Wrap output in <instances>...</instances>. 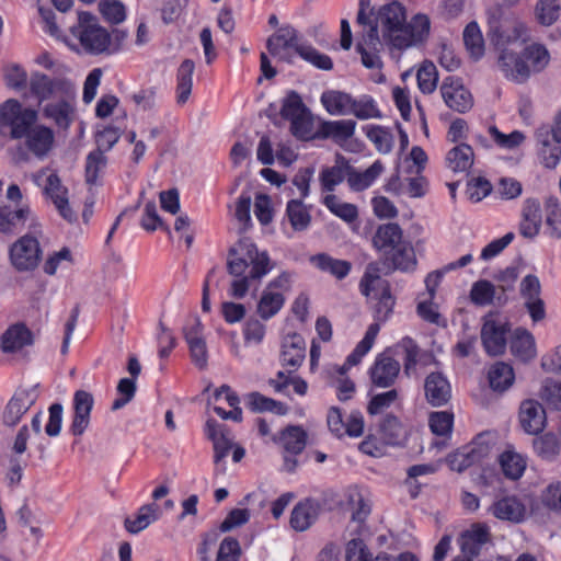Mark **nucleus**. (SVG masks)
Here are the masks:
<instances>
[{
    "label": "nucleus",
    "instance_id": "f257e3e1",
    "mask_svg": "<svg viewBox=\"0 0 561 561\" xmlns=\"http://www.w3.org/2000/svg\"><path fill=\"white\" fill-rule=\"evenodd\" d=\"M274 263L267 252L260 251L249 239H240L228 251L227 270L234 277L230 284V295L243 298L252 282L261 279L273 270Z\"/></svg>",
    "mask_w": 561,
    "mask_h": 561
},
{
    "label": "nucleus",
    "instance_id": "f03ea898",
    "mask_svg": "<svg viewBox=\"0 0 561 561\" xmlns=\"http://www.w3.org/2000/svg\"><path fill=\"white\" fill-rule=\"evenodd\" d=\"M376 23L381 27L383 42L397 49H407L423 42L431 25L424 14L414 15L408 23L405 8L398 1L381 5Z\"/></svg>",
    "mask_w": 561,
    "mask_h": 561
},
{
    "label": "nucleus",
    "instance_id": "7ed1b4c3",
    "mask_svg": "<svg viewBox=\"0 0 561 561\" xmlns=\"http://www.w3.org/2000/svg\"><path fill=\"white\" fill-rule=\"evenodd\" d=\"M373 243L376 249L382 251L387 260H390L393 268L403 272L413 271L416 266V257L413 247L403 239L401 227L396 222L385 224L378 227Z\"/></svg>",
    "mask_w": 561,
    "mask_h": 561
},
{
    "label": "nucleus",
    "instance_id": "20e7f679",
    "mask_svg": "<svg viewBox=\"0 0 561 561\" xmlns=\"http://www.w3.org/2000/svg\"><path fill=\"white\" fill-rule=\"evenodd\" d=\"M87 54H112L119 49V44L114 43L111 33L103 27L98 18L89 12L78 14V24L70 27Z\"/></svg>",
    "mask_w": 561,
    "mask_h": 561
},
{
    "label": "nucleus",
    "instance_id": "39448f33",
    "mask_svg": "<svg viewBox=\"0 0 561 561\" xmlns=\"http://www.w3.org/2000/svg\"><path fill=\"white\" fill-rule=\"evenodd\" d=\"M37 112L25 108L10 99L0 105V135L10 139H21L37 121Z\"/></svg>",
    "mask_w": 561,
    "mask_h": 561
},
{
    "label": "nucleus",
    "instance_id": "423d86ee",
    "mask_svg": "<svg viewBox=\"0 0 561 561\" xmlns=\"http://www.w3.org/2000/svg\"><path fill=\"white\" fill-rule=\"evenodd\" d=\"M489 36L490 42L500 53L506 49L505 46L510 43L516 42L526 35V26L505 15L500 7L493 8L489 11Z\"/></svg>",
    "mask_w": 561,
    "mask_h": 561
},
{
    "label": "nucleus",
    "instance_id": "0eeeda50",
    "mask_svg": "<svg viewBox=\"0 0 561 561\" xmlns=\"http://www.w3.org/2000/svg\"><path fill=\"white\" fill-rule=\"evenodd\" d=\"M32 95L39 103L60 99L68 95H76L73 82L66 75H54L53 77L39 71L32 72L28 81Z\"/></svg>",
    "mask_w": 561,
    "mask_h": 561
},
{
    "label": "nucleus",
    "instance_id": "6e6552de",
    "mask_svg": "<svg viewBox=\"0 0 561 561\" xmlns=\"http://www.w3.org/2000/svg\"><path fill=\"white\" fill-rule=\"evenodd\" d=\"M38 383H26L19 387L5 404L1 420L3 425L13 427L30 410L39 397Z\"/></svg>",
    "mask_w": 561,
    "mask_h": 561
},
{
    "label": "nucleus",
    "instance_id": "1a4fd4ad",
    "mask_svg": "<svg viewBox=\"0 0 561 561\" xmlns=\"http://www.w3.org/2000/svg\"><path fill=\"white\" fill-rule=\"evenodd\" d=\"M508 331V322L495 313L490 312L483 318L481 342L488 355L500 356L505 353Z\"/></svg>",
    "mask_w": 561,
    "mask_h": 561
},
{
    "label": "nucleus",
    "instance_id": "9d476101",
    "mask_svg": "<svg viewBox=\"0 0 561 561\" xmlns=\"http://www.w3.org/2000/svg\"><path fill=\"white\" fill-rule=\"evenodd\" d=\"M10 261L20 272L33 271L42 259L39 242L35 237L25 234L10 247Z\"/></svg>",
    "mask_w": 561,
    "mask_h": 561
},
{
    "label": "nucleus",
    "instance_id": "9b49d317",
    "mask_svg": "<svg viewBox=\"0 0 561 561\" xmlns=\"http://www.w3.org/2000/svg\"><path fill=\"white\" fill-rule=\"evenodd\" d=\"M440 93L446 105L458 113H466L473 106L470 91L458 78L447 77L440 85Z\"/></svg>",
    "mask_w": 561,
    "mask_h": 561
},
{
    "label": "nucleus",
    "instance_id": "f8f14e48",
    "mask_svg": "<svg viewBox=\"0 0 561 561\" xmlns=\"http://www.w3.org/2000/svg\"><path fill=\"white\" fill-rule=\"evenodd\" d=\"M490 534L483 525H472L470 529L463 531L459 537V546L461 553L453 561H472L478 557L482 547L489 541Z\"/></svg>",
    "mask_w": 561,
    "mask_h": 561
},
{
    "label": "nucleus",
    "instance_id": "ddd939ff",
    "mask_svg": "<svg viewBox=\"0 0 561 561\" xmlns=\"http://www.w3.org/2000/svg\"><path fill=\"white\" fill-rule=\"evenodd\" d=\"M400 363L387 353L379 354L369 369L371 383L378 388H389L394 385L399 374Z\"/></svg>",
    "mask_w": 561,
    "mask_h": 561
},
{
    "label": "nucleus",
    "instance_id": "4468645a",
    "mask_svg": "<svg viewBox=\"0 0 561 561\" xmlns=\"http://www.w3.org/2000/svg\"><path fill=\"white\" fill-rule=\"evenodd\" d=\"M94 398L85 390H77L73 394V416L70 432L75 436H81L90 424V415L93 409Z\"/></svg>",
    "mask_w": 561,
    "mask_h": 561
},
{
    "label": "nucleus",
    "instance_id": "2eb2a0df",
    "mask_svg": "<svg viewBox=\"0 0 561 561\" xmlns=\"http://www.w3.org/2000/svg\"><path fill=\"white\" fill-rule=\"evenodd\" d=\"M183 334L190 348L192 362L199 369H205L208 363V352L202 323L195 320L192 325L184 328Z\"/></svg>",
    "mask_w": 561,
    "mask_h": 561
},
{
    "label": "nucleus",
    "instance_id": "dca6fc26",
    "mask_svg": "<svg viewBox=\"0 0 561 561\" xmlns=\"http://www.w3.org/2000/svg\"><path fill=\"white\" fill-rule=\"evenodd\" d=\"M497 66L508 80L516 83H524L529 78L527 61L523 54L510 49H502L497 58Z\"/></svg>",
    "mask_w": 561,
    "mask_h": 561
},
{
    "label": "nucleus",
    "instance_id": "f3484780",
    "mask_svg": "<svg viewBox=\"0 0 561 561\" xmlns=\"http://www.w3.org/2000/svg\"><path fill=\"white\" fill-rule=\"evenodd\" d=\"M75 96L68 95L58 99L56 102L47 103L43 107V115L51 119L57 127L68 129L76 116Z\"/></svg>",
    "mask_w": 561,
    "mask_h": 561
},
{
    "label": "nucleus",
    "instance_id": "a211bd4d",
    "mask_svg": "<svg viewBox=\"0 0 561 561\" xmlns=\"http://www.w3.org/2000/svg\"><path fill=\"white\" fill-rule=\"evenodd\" d=\"M34 342L32 331L23 322L10 325L1 335L0 348L5 354H13Z\"/></svg>",
    "mask_w": 561,
    "mask_h": 561
},
{
    "label": "nucleus",
    "instance_id": "6ab92c4d",
    "mask_svg": "<svg viewBox=\"0 0 561 561\" xmlns=\"http://www.w3.org/2000/svg\"><path fill=\"white\" fill-rule=\"evenodd\" d=\"M519 222V233L527 239L538 236L541 222V205L537 198L529 197L524 201Z\"/></svg>",
    "mask_w": 561,
    "mask_h": 561
},
{
    "label": "nucleus",
    "instance_id": "aec40b11",
    "mask_svg": "<svg viewBox=\"0 0 561 561\" xmlns=\"http://www.w3.org/2000/svg\"><path fill=\"white\" fill-rule=\"evenodd\" d=\"M67 188L61 184L59 176L56 173H50L46 178L44 186V194L50 198L58 209L59 214L69 222L76 220V214L69 207Z\"/></svg>",
    "mask_w": 561,
    "mask_h": 561
},
{
    "label": "nucleus",
    "instance_id": "412c9836",
    "mask_svg": "<svg viewBox=\"0 0 561 561\" xmlns=\"http://www.w3.org/2000/svg\"><path fill=\"white\" fill-rule=\"evenodd\" d=\"M519 422L526 433L539 434L546 426L545 409L536 400L523 401L519 408Z\"/></svg>",
    "mask_w": 561,
    "mask_h": 561
},
{
    "label": "nucleus",
    "instance_id": "4be33fe9",
    "mask_svg": "<svg viewBox=\"0 0 561 561\" xmlns=\"http://www.w3.org/2000/svg\"><path fill=\"white\" fill-rule=\"evenodd\" d=\"M27 149L37 158H45L54 146V131L44 125H33L24 135Z\"/></svg>",
    "mask_w": 561,
    "mask_h": 561
},
{
    "label": "nucleus",
    "instance_id": "5701e85b",
    "mask_svg": "<svg viewBox=\"0 0 561 561\" xmlns=\"http://www.w3.org/2000/svg\"><path fill=\"white\" fill-rule=\"evenodd\" d=\"M356 122L353 119L323 121L319 125L317 136L331 139L342 147L354 136Z\"/></svg>",
    "mask_w": 561,
    "mask_h": 561
},
{
    "label": "nucleus",
    "instance_id": "b1692460",
    "mask_svg": "<svg viewBox=\"0 0 561 561\" xmlns=\"http://www.w3.org/2000/svg\"><path fill=\"white\" fill-rule=\"evenodd\" d=\"M424 391L427 402L433 407H442L451 398L450 383L442 373H432L425 378Z\"/></svg>",
    "mask_w": 561,
    "mask_h": 561
},
{
    "label": "nucleus",
    "instance_id": "393cba45",
    "mask_svg": "<svg viewBox=\"0 0 561 561\" xmlns=\"http://www.w3.org/2000/svg\"><path fill=\"white\" fill-rule=\"evenodd\" d=\"M206 435L213 442L214 462L219 467L233 447V442L228 436L225 426L213 419H209L206 422Z\"/></svg>",
    "mask_w": 561,
    "mask_h": 561
},
{
    "label": "nucleus",
    "instance_id": "a878e982",
    "mask_svg": "<svg viewBox=\"0 0 561 561\" xmlns=\"http://www.w3.org/2000/svg\"><path fill=\"white\" fill-rule=\"evenodd\" d=\"M296 45H299L297 43V32L290 25L282 26L266 41L268 53L282 60H287L284 50L287 48H294L296 50Z\"/></svg>",
    "mask_w": 561,
    "mask_h": 561
},
{
    "label": "nucleus",
    "instance_id": "bb28decb",
    "mask_svg": "<svg viewBox=\"0 0 561 561\" xmlns=\"http://www.w3.org/2000/svg\"><path fill=\"white\" fill-rule=\"evenodd\" d=\"M306 344L299 334H288L282 343V362L284 366L296 369L305 359Z\"/></svg>",
    "mask_w": 561,
    "mask_h": 561
},
{
    "label": "nucleus",
    "instance_id": "cd10ccee",
    "mask_svg": "<svg viewBox=\"0 0 561 561\" xmlns=\"http://www.w3.org/2000/svg\"><path fill=\"white\" fill-rule=\"evenodd\" d=\"M319 504L312 500H306L295 505L290 514V526L296 531L307 530L318 518Z\"/></svg>",
    "mask_w": 561,
    "mask_h": 561
},
{
    "label": "nucleus",
    "instance_id": "c85d7f7f",
    "mask_svg": "<svg viewBox=\"0 0 561 561\" xmlns=\"http://www.w3.org/2000/svg\"><path fill=\"white\" fill-rule=\"evenodd\" d=\"M537 141L541 145L540 156L546 168L553 169L560 161L561 147L550 140L549 126L545 125L536 131Z\"/></svg>",
    "mask_w": 561,
    "mask_h": 561
},
{
    "label": "nucleus",
    "instance_id": "c756f323",
    "mask_svg": "<svg viewBox=\"0 0 561 561\" xmlns=\"http://www.w3.org/2000/svg\"><path fill=\"white\" fill-rule=\"evenodd\" d=\"M108 159L100 150H92L85 159L84 178L85 183L92 186L102 184V176L107 167Z\"/></svg>",
    "mask_w": 561,
    "mask_h": 561
},
{
    "label": "nucleus",
    "instance_id": "7c9ffc66",
    "mask_svg": "<svg viewBox=\"0 0 561 561\" xmlns=\"http://www.w3.org/2000/svg\"><path fill=\"white\" fill-rule=\"evenodd\" d=\"M348 161L343 156L337 154L335 164L331 168L323 169L320 174L322 188L332 192L336 185L344 181L345 176L348 178Z\"/></svg>",
    "mask_w": 561,
    "mask_h": 561
},
{
    "label": "nucleus",
    "instance_id": "2f4dec72",
    "mask_svg": "<svg viewBox=\"0 0 561 561\" xmlns=\"http://www.w3.org/2000/svg\"><path fill=\"white\" fill-rule=\"evenodd\" d=\"M496 518L519 523L525 515V506L514 496L503 497L492 505Z\"/></svg>",
    "mask_w": 561,
    "mask_h": 561
},
{
    "label": "nucleus",
    "instance_id": "473e14b6",
    "mask_svg": "<svg viewBox=\"0 0 561 561\" xmlns=\"http://www.w3.org/2000/svg\"><path fill=\"white\" fill-rule=\"evenodd\" d=\"M30 215L31 209L28 206L16 210H12L9 207L0 208V233L12 234L21 230Z\"/></svg>",
    "mask_w": 561,
    "mask_h": 561
},
{
    "label": "nucleus",
    "instance_id": "72a5a7b5",
    "mask_svg": "<svg viewBox=\"0 0 561 561\" xmlns=\"http://www.w3.org/2000/svg\"><path fill=\"white\" fill-rule=\"evenodd\" d=\"M470 299L477 306H488L497 300L499 305L506 302L503 295L496 296V287L489 280L481 279L476 282L470 290Z\"/></svg>",
    "mask_w": 561,
    "mask_h": 561
},
{
    "label": "nucleus",
    "instance_id": "f704fd0d",
    "mask_svg": "<svg viewBox=\"0 0 561 561\" xmlns=\"http://www.w3.org/2000/svg\"><path fill=\"white\" fill-rule=\"evenodd\" d=\"M311 263L321 270L335 276L337 279L346 277L352 268V264L345 260L334 259L325 253L313 255Z\"/></svg>",
    "mask_w": 561,
    "mask_h": 561
},
{
    "label": "nucleus",
    "instance_id": "c9c22d12",
    "mask_svg": "<svg viewBox=\"0 0 561 561\" xmlns=\"http://www.w3.org/2000/svg\"><path fill=\"white\" fill-rule=\"evenodd\" d=\"M159 518V506L154 503L142 505L135 517H127L124 522L125 528L130 534H137L146 529Z\"/></svg>",
    "mask_w": 561,
    "mask_h": 561
},
{
    "label": "nucleus",
    "instance_id": "e433bc0d",
    "mask_svg": "<svg viewBox=\"0 0 561 561\" xmlns=\"http://www.w3.org/2000/svg\"><path fill=\"white\" fill-rule=\"evenodd\" d=\"M278 442L286 453L298 455L306 447L307 433L300 426L289 425L282 431Z\"/></svg>",
    "mask_w": 561,
    "mask_h": 561
},
{
    "label": "nucleus",
    "instance_id": "4c0bfd02",
    "mask_svg": "<svg viewBox=\"0 0 561 561\" xmlns=\"http://www.w3.org/2000/svg\"><path fill=\"white\" fill-rule=\"evenodd\" d=\"M352 95L342 91H325L321 95V102L331 115L350 114Z\"/></svg>",
    "mask_w": 561,
    "mask_h": 561
},
{
    "label": "nucleus",
    "instance_id": "58836bf2",
    "mask_svg": "<svg viewBox=\"0 0 561 561\" xmlns=\"http://www.w3.org/2000/svg\"><path fill=\"white\" fill-rule=\"evenodd\" d=\"M195 69L194 61L185 59L180 65L176 73V102L179 104H185L191 95L193 87V72Z\"/></svg>",
    "mask_w": 561,
    "mask_h": 561
},
{
    "label": "nucleus",
    "instance_id": "ea45409f",
    "mask_svg": "<svg viewBox=\"0 0 561 561\" xmlns=\"http://www.w3.org/2000/svg\"><path fill=\"white\" fill-rule=\"evenodd\" d=\"M473 149L467 144H460L448 151L446 161L454 172H465L473 164Z\"/></svg>",
    "mask_w": 561,
    "mask_h": 561
},
{
    "label": "nucleus",
    "instance_id": "a19ab883",
    "mask_svg": "<svg viewBox=\"0 0 561 561\" xmlns=\"http://www.w3.org/2000/svg\"><path fill=\"white\" fill-rule=\"evenodd\" d=\"M490 387L495 391H505L514 381L513 368L504 363L497 362L491 366L488 374Z\"/></svg>",
    "mask_w": 561,
    "mask_h": 561
},
{
    "label": "nucleus",
    "instance_id": "79ce46f5",
    "mask_svg": "<svg viewBox=\"0 0 561 561\" xmlns=\"http://www.w3.org/2000/svg\"><path fill=\"white\" fill-rule=\"evenodd\" d=\"M523 57L527 61L529 77L531 73L542 71L550 61L548 49L541 44H531L523 50Z\"/></svg>",
    "mask_w": 561,
    "mask_h": 561
},
{
    "label": "nucleus",
    "instance_id": "37998d69",
    "mask_svg": "<svg viewBox=\"0 0 561 561\" xmlns=\"http://www.w3.org/2000/svg\"><path fill=\"white\" fill-rule=\"evenodd\" d=\"M511 352L524 362L534 358L536 355L534 336L526 330H516L511 342Z\"/></svg>",
    "mask_w": 561,
    "mask_h": 561
},
{
    "label": "nucleus",
    "instance_id": "c03bdc74",
    "mask_svg": "<svg viewBox=\"0 0 561 561\" xmlns=\"http://www.w3.org/2000/svg\"><path fill=\"white\" fill-rule=\"evenodd\" d=\"M286 215L295 231H304L310 226L311 215L301 199H290L287 203Z\"/></svg>",
    "mask_w": 561,
    "mask_h": 561
},
{
    "label": "nucleus",
    "instance_id": "a18cd8bd",
    "mask_svg": "<svg viewBox=\"0 0 561 561\" xmlns=\"http://www.w3.org/2000/svg\"><path fill=\"white\" fill-rule=\"evenodd\" d=\"M383 167L380 161L374 162L366 171L356 172L351 165L348 171L347 182L355 191H363L367 188L377 176L381 174Z\"/></svg>",
    "mask_w": 561,
    "mask_h": 561
},
{
    "label": "nucleus",
    "instance_id": "49530a36",
    "mask_svg": "<svg viewBox=\"0 0 561 561\" xmlns=\"http://www.w3.org/2000/svg\"><path fill=\"white\" fill-rule=\"evenodd\" d=\"M249 408L254 412H274L278 415H285L287 407L274 399L267 398L260 392H251L247 396Z\"/></svg>",
    "mask_w": 561,
    "mask_h": 561
},
{
    "label": "nucleus",
    "instance_id": "de8ad7c7",
    "mask_svg": "<svg viewBox=\"0 0 561 561\" xmlns=\"http://www.w3.org/2000/svg\"><path fill=\"white\" fill-rule=\"evenodd\" d=\"M284 302L283 294L264 290L257 304V313L263 320H268L282 309Z\"/></svg>",
    "mask_w": 561,
    "mask_h": 561
},
{
    "label": "nucleus",
    "instance_id": "09e8293b",
    "mask_svg": "<svg viewBox=\"0 0 561 561\" xmlns=\"http://www.w3.org/2000/svg\"><path fill=\"white\" fill-rule=\"evenodd\" d=\"M545 207L550 237L561 239V203L557 197L549 196L545 202Z\"/></svg>",
    "mask_w": 561,
    "mask_h": 561
},
{
    "label": "nucleus",
    "instance_id": "8fccbe9b",
    "mask_svg": "<svg viewBox=\"0 0 561 561\" xmlns=\"http://www.w3.org/2000/svg\"><path fill=\"white\" fill-rule=\"evenodd\" d=\"M500 465L505 477L511 480L519 479L526 468L525 459L514 451L503 453L500 457Z\"/></svg>",
    "mask_w": 561,
    "mask_h": 561
},
{
    "label": "nucleus",
    "instance_id": "3c124183",
    "mask_svg": "<svg viewBox=\"0 0 561 561\" xmlns=\"http://www.w3.org/2000/svg\"><path fill=\"white\" fill-rule=\"evenodd\" d=\"M463 43L470 56L479 59L484 54V42L476 22L469 23L463 31Z\"/></svg>",
    "mask_w": 561,
    "mask_h": 561
},
{
    "label": "nucleus",
    "instance_id": "603ef678",
    "mask_svg": "<svg viewBox=\"0 0 561 561\" xmlns=\"http://www.w3.org/2000/svg\"><path fill=\"white\" fill-rule=\"evenodd\" d=\"M380 330V325L378 323H371L364 336V339L357 344L352 354H350L346 358V365L354 366L357 365L362 358L369 352L373 347L375 339Z\"/></svg>",
    "mask_w": 561,
    "mask_h": 561
},
{
    "label": "nucleus",
    "instance_id": "864d4df0",
    "mask_svg": "<svg viewBox=\"0 0 561 561\" xmlns=\"http://www.w3.org/2000/svg\"><path fill=\"white\" fill-rule=\"evenodd\" d=\"M373 293L374 297L378 300L375 306V323L379 324V322L386 321L391 314L394 307V298L391 295L389 284H383V289Z\"/></svg>",
    "mask_w": 561,
    "mask_h": 561
},
{
    "label": "nucleus",
    "instance_id": "5fc2aeb1",
    "mask_svg": "<svg viewBox=\"0 0 561 561\" xmlns=\"http://www.w3.org/2000/svg\"><path fill=\"white\" fill-rule=\"evenodd\" d=\"M417 85L425 94H431L436 90L438 82V71L432 61H424L420 66L417 73Z\"/></svg>",
    "mask_w": 561,
    "mask_h": 561
},
{
    "label": "nucleus",
    "instance_id": "6e6d98bb",
    "mask_svg": "<svg viewBox=\"0 0 561 561\" xmlns=\"http://www.w3.org/2000/svg\"><path fill=\"white\" fill-rule=\"evenodd\" d=\"M560 15V4L558 0H538L535 7V16L537 21L545 26L552 25Z\"/></svg>",
    "mask_w": 561,
    "mask_h": 561
},
{
    "label": "nucleus",
    "instance_id": "4d7b16f0",
    "mask_svg": "<svg viewBox=\"0 0 561 561\" xmlns=\"http://www.w3.org/2000/svg\"><path fill=\"white\" fill-rule=\"evenodd\" d=\"M380 270L377 263H369L366 267L365 274L360 280V290L365 296H369L373 291L383 289V284H389L388 280L382 279L379 275Z\"/></svg>",
    "mask_w": 561,
    "mask_h": 561
},
{
    "label": "nucleus",
    "instance_id": "13d9d810",
    "mask_svg": "<svg viewBox=\"0 0 561 561\" xmlns=\"http://www.w3.org/2000/svg\"><path fill=\"white\" fill-rule=\"evenodd\" d=\"M350 114H353L358 119L381 117V113L376 106L375 101L368 95H363L359 99H353Z\"/></svg>",
    "mask_w": 561,
    "mask_h": 561
},
{
    "label": "nucleus",
    "instance_id": "bf43d9fd",
    "mask_svg": "<svg viewBox=\"0 0 561 561\" xmlns=\"http://www.w3.org/2000/svg\"><path fill=\"white\" fill-rule=\"evenodd\" d=\"M561 443L553 434H545L534 439L536 454L545 460H553L560 453Z\"/></svg>",
    "mask_w": 561,
    "mask_h": 561
},
{
    "label": "nucleus",
    "instance_id": "052dcab7",
    "mask_svg": "<svg viewBox=\"0 0 561 561\" xmlns=\"http://www.w3.org/2000/svg\"><path fill=\"white\" fill-rule=\"evenodd\" d=\"M398 347H400L404 353L403 371L408 377H410L415 371L421 353L420 347L411 337L408 336L403 337L398 343Z\"/></svg>",
    "mask_w": 561,
    "mask_h": 561
},
{
    "label": "nucleus",
    "instance_id": "680f3d73",
    "mask_svg": "<svg viewBox=\"0 0 561 561\" xmlns=\"http://www.w3.org/2000/svg\"><path fill=\"white\" fill-rule=\"evenodd\" d=\"M383 440L389 445H398L404 437V430L394 415H387L380 424Z\"/></svg>",
    "mask_w": 561,
    "mask_h": 561
},
{
    "label": "nucleus",
    "instance_id": "e2e57ef3",
    "mask_svg": "<svg viewBox=\"0 0 561 561\" xmlns=\"http://www.w3.org/2000/svg\"><path fill=\"white\" fill-rule=\"evenodd\" d=\"M495 437L490 433L479 434L468 446L476 462L486 458L493 450Z\"/></svg>",
    "mask_w": 561,
    "mask_h": 561
},
{
    "label": "nucleus",
    "instance_id": "0e129e2a",
    "mask_svg": "<svg viewBox=\"0 0 561 561\" xmlns=\"http://www.w3.org/2000/svg\"><path fill=\"white\" fill-rule=\"evenodd\" d=\"M296 53L319 69L331 70L333 68L332 59L328 55L321 54L312 46L296 45Z\"/></svg>",
    "mask_w": 561,
    "mask_h": 561
},
{
    "label": "nucleus",
    "instance_id": "69168bd1",
    "mask_svg": "<svg viewBox=\"0 0 561 561\" xmlns=\"http://www.w3.org/2000/svg\"><path fill=\"white\" fill-rule=\"evenodd\" d=\"M366 136L381 153H388L392 149L393 137L390 131L381 126H369Z\"/></svg>",
    "mask_w": 561,
    "mask_h": 561
},
{
    "label": "nucleus",
    "instance_id": "338daca9",
    "mask_svg": "<svg viewBox=\"0 0 561 561\" xmlns=\"http://www.w3.org/2000/svg\"><path fill=\"white\" fill-rule=\"evenodd\" d=\"M324 204L334 215L345 221L352 222L358 216L355 205L350 203H342L335 195H327L324 197Z\"/></svg>",
    "mask_w": 561,
    "mask_h": 561
},
{
    "label": "nucleus",
    "instance_id": "774afa93",
    "mask_svg": "<svg viewBox=\"0 0 561 561\" xmlns=\"http://www.w3.org/2000/svg\"><path fill=\"white\" fill-rule=\"evenodd\" d=\"M308 112L300 95L296 91H290L283 101L280 115L286 119H293Z\"/></svg>",
    "mask_w": 561,
    "mask_h": 561
}]
</instances>
